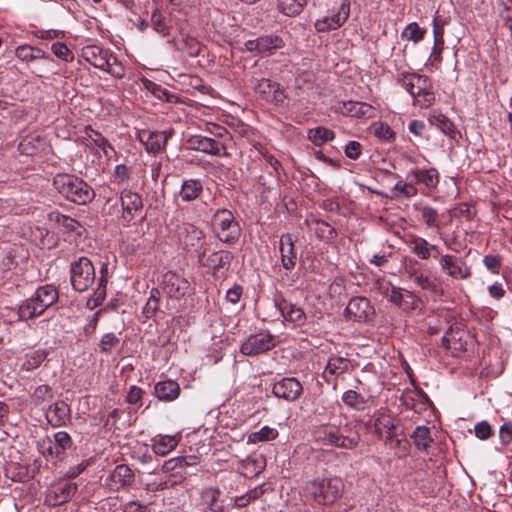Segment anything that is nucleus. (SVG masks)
Listing matches in <instances>:
<instances>
[{
  "label": "nucleus",
  "mask_w": 512,
  "mask_h": 512,
  "mask_svg": "<svg viewBox=\"0 0 512 512\" xmlns=\"http://www.w3.org/2000/svg\"><path fill=\"white\" fill-rule=\"evenodd\" d=\"M408 245L413 254H415L421 260H428L432 257V250L435 248L432 247L425 238L411 235L408 240Z\"/></svg>",
  "instance_id": "cd10ccee"
},
{
  "label": "nucleus",
  "mask_w": 512,
  "mask_h": 512,
  "mask_svg": "<svg viewBox=\"0 0 512 512\" xmlns=\"http://www.w3.org/2000/svg\"><path fill=\"white\" fill-rule=\"evenodd\" d=\"M406 181H398L392 188L391 198H398L400 196L411 198L418 194V189L414 186L412 179L408 177V173L405 177Z\"/></svg>",
  "instance_id": "473e14b6"
},
{
  "label": "nucleus",
  "mask_w": 512,
  "mask_h": 512,
  "mask_svg": "<svg viewBox=\"0 0 512 512\" xmlns=\"http://www.w3.org/2000/svg\"><path fill=\"white\" fill-rule=\"evenodd\" d=\"M221 491L218 488L208 487L202 490L200 494V507L203 512H224V506L219 498Z\"/></svg>",
  "instance_id": "393cba45"
},
{
  "label": "nucleus",
  "mask_w": 512,
  "mask_h": 512,
  "mask_svg": "<svg viewBox=\"0 0 512 512\" xmlns=\"http://www.w3.org/2000/svg\"><path fill=\"white\" fill-rule=\"evenodd\" d=\"M374 135L380 140L392 141L395 138V132L391 127L383 122L374 123L372 126Z\"/></svg>",
  "instance_id": "864d4df0"
},
{
  "label": "nucleus",
  "mask_w": 512,
  "mask_h": 512,
  "mask_svg": "<svg viewBox=\"0 0 512 512\" xmlns=\"http://www.w3.org/2000/svg\"><path fill=\"white\" fill-rule=\"evenodd\" d=\"M319 439L326 445H332L344 449H354L360 442V434L357 431H347L333 426H326L320 432Z\"/></svg>",
  "instance_id": "423d86ee"
},
{
  "label": "nucleus",
  "mask_w": 512,
  "mask_h": 512,
  "mask_svg": "<svg viewBox=\"0 0 512 512\" xmlns=\"http://www.w3.org/2000/svg\"><path fill=\"white\" fill-rule=\"evenodd\" d=\"M252 86L255 92L262 95L265 99H269L275 83H272L269 79L266 78L252 79Z\"/></svg>",
  "instance_id": "5fc2aeb1"
},
{
  "label": "nucleus",
  "mask_w": 512,
  "mask_h": 512,
  "mask_svg": "<svg viewBox=\"0 0 512 512\" xmlns=\"http://www.w3.org/2000/svg\"><path fill=\"white\" fill-rule=\"evenodd\" d=\"M150 22L153 30L161 36L166 37L170 34V26L166 23L165 17L158 9L152 12Z\"/></svg>",
  "instance_id": "37998d69"
},
{
  "label": "nucleus",
  "mask_w": 512,
  "mask_h": 512,
  "mask_svg": "<svg viewBox=\"0 0 512 512\" xmlns=\"http://www.w3.org/2000/svg\"><path fill=\"white\" fill-rule=\"evenodd\" d=\"M150 142L147 143L146 150L150 153H158L165 148L168 135L165 131H155L153 134H149Z\"/></svg>",
  "instance_id": "a19ab883"
},
{
  "label": "nucleus",
  "mask_w": 512,
  "mask_h": 512,
  "mask_svg": "<svg viewBox=\"0 0 512 512\" xmlns=\"http://www.w3.org/2000/svg\"><path fill=\"white\" fill-rule=\"evenodd\" d=\"M268 100L278 106L287 105V95L280 84L275 83Z\"/></svg>",
  "instance_id": "e2e57ef3"
},
{
  "label": "nucleus",
  "mask_w": 512,
  "mask_h": 512,
  "mask_svg": "<svg viewBox=\"0 0 512 512\" xmlns=\"http://www.w3.org/2000/svg\"><path fill=\"white\" fill-rule=\"evenodd\" d=\"M203 191V185L200 180L188 179L182 183L179 196L184 202H191L198 198Z\"/></svg>",
  "instance_id": "c756f323"
},
{
  "label": "nucleus",
  "mask_w": 512,
  "mask_h": 512,
  "mask_svg": "<svg viewBox=\"0 0 512 512\" xmlns=\"http://www.w3.org/2000/svg\"><path fill=\"white\" fill-rule=\"evenodd\" d=\"M429 122L451 139H457V137L460 136V133L453 122L446 115L440 112L433 111L429 116Z\"/></svg>",
  "instance_id": "a878e982"
},
{
  "label": "nucleus",
  "mask_w": 512,
  "mask_h": 512,
  "mask_svg": "<svg viewBox=\"0 0 512 512\" xmlns=\"http://www.w3.org/2000/svg\"><path fill=\"white\" fill-rule=\"evenodd\" d=\"M106 284L98 283L97 288L94 290L93 294L90 298H88L86 306L87 308L93 310L96 307L100 306L106 298Z\"/></svg>",
  "instance_id": "3c124183"
},
{
  "label": "nucleus",
  "mask_w": 512,
  "mask_h": 512,
  "mask_svg": "<svg viewBox=\"0 0 512 512\" xmlns=\"http://www.w3.org/2000/svg\"><path fill=\"white\" fill-rule=\"evenodd\" d=\"M106 284L98 283L97 288L94 290L93 294L90 298H88L86 306L87 308L93 310L96 307L100 306L106 298Z\"/></svg>",
  "instance_id": "603ef678"
},
{
  "label": "nucleus",
  "mask_w": 512,
  "mask_h": 512,
  "mask_svg": "<svg viewBox=\"0 0 512 512\" xmlns=\"http://www.w3.org/2000/svg\"><path fill=\"white\" fill-rule=\"evenodd\" d=\"M342 401L345 405L355 410H364L368 399L354 390H348L343 393Z\"/></svg>",
  "instance_id": "4c0bfd02"
},
{
  "label": "nucleus",
  "mask_w": 512,
  "mask_h": 512,
  "mask_svg": "<svg viewBox=\"0 0 512 512\" xmlns=\"http://www.w3.org/2000/svg\"><path fill=\"white\" fill-rule=\"evenodd\" d=\"M178 445V439L176 436H160L159 439L154 441L153 451L155 454L165 456L171 452Z\"/></svg>",
  "instance_id": "c9c22d12"
},
{
  "label": "nucleus",
  "mask_w": 512,
  "mask_h": 512,
  "mask_svg": "<svg viewBox=\"0 0 512 512\" xmlns=\"http://www.w3.org/2000/svg\"><path fill=\"white\" fill-rule=\"evenodd\" d=\"M408 177L412 179L415 187L419 185L428 191L436 189L440 181V175L436 168L412 169L408 171Z\"/></svg>",
  "instance_id": "6ab92c4d"
},
{
  "label": "nucleus",
  "mask_w": 512,
  "mask_h": 512,
  "mask_svg": "<svg viewBox=\"0 0 512 512\" xmlns=\"http://www.w3.org/2000/svg\"><path fill=\"white\" fill-rule=\"evenodd\" d=\"M37 448L39 453H41L46 459L53 458L54 455H56L55 445L50 438L38 442Z\"/></svg>",
  "instance_id": "69168bd1"
},
{
  "label": "nucleus",
  "mask_w": 512,
  "mask_h": 512,
  "mask_svg": "<svg viewBox=\"0 0 512 512\" xmlns=\"http://www.w3.org/2000/svg\"><path fill=\"white\" fill-rule=\"evenodd\" d=\"M189 465L186 457H176L166 460L162 465V470L165 473L173 472L178 469H183Z\"/></svg>",
  "instance_id": "052dcab7"
},
{
  "label": "nucleus",
  "mask_w": 512,
  "mask_h": 512,
  "mask_svg": "<svg viewBox=\"0 0 512 512\" xmlns=\"http://www.w3.org/2000/svg\"><path fill=\"white\" fill-rule=\"evenodd\" d=\"M272 392L275 397L292 402L300 397L303 387L296 378L284 377L273 385Z\"/></svg>",
  "instance_id": "f8f14e48"
},
{
  "label": "nucleus",
  "mask_w": 512,
  "mask_h": 512,
  "mask_svg": "<svg viewBox=\"0 0 512 512\" xmlns=\"http://www.w3.org/2000/svg\"><path fill=\"white\" fill-rule=\"evenodd\" d=\"M441 270L449 277L455 280H465L471 277L470 266L462 257L451 254L441 255L439 258Z\"/></svg>",
  "instance_id": "1a4fd4ad"
},
{
  "label": "nucleus",
  "mask_w": 512,
  "mask_h": 512,
  "mask_svg": "<svg viewBox=\"0 0 512 512\" xmlns=\"http://www.w3.org/2000/svg\"><path fill=\"white\" fill-rule=\"evenodd\" d=\"M120 340L114 333H106L102 336L99 348L101 352L109 353L119 344Z\"/></svg>",
  "instance_id": "680f3d73"
},
{
  "label": "nucleus",
  "mask_w": 512,
  "mask_h": 512,
  "mask_svg": "<svg viewBox=\"0 0 512 512\" xmlns=\"http://www.w3.org/2000/svg\"><path fill=\"white\" fill-rule=\"evenodd\" d=\"M412 438H413L415 446L419 450H426L432 442V438L430 436V430H429V428H427L425 426L416 427V429L414 430V432L412 434Z\"/></svg>",
  "instance_id": "ea45409f"
},
{
  "label": "nucleus",
  "mask_w": 512,
  "mask_h": 512,
  "mask_svg": "<svg viewBox=\"0 0 512 512\" xmlns=\"http://www.w3.org/2000/svg\"><path fill=\"white\" fill-rule=\"evenodd\" d=\"M275 339L269 332L250 335L240 347V351L246 356H255L265 353L275 347Z\"/></svg>",
  "instance_id": "9d476101"
},
{
  "label": "nucleus",
  "mask_w": 512,
  "mask_h": 512,
  "mask_svg": "<svg viewBox=\"0 0 512 512\" xmlns=\"http://www.w3.org/2000/svg\"><path fill=\"white\" fill-rule=\"evenodd\" d=\"M35 210L39 212L38 217L47 219L50 221V224L54 225V227L56 225H60L67 231L74 232L77 235L82 234V226L76 219L52 209H41L37 207Z\"/></svg>",
  "instance_id": "4468645a"
},
{
  "label": "nucleus",
  "mask_w": 512,
  "mask_h": 512,
  "mask_svg": "<svg viewBox=\"0 0 512 512\" xmlns=\"http://www.w3.org/2000/svg\"><path fill=\"white\" fill-rule=\"evenodd\" d=\"M53 54L65 62H71L74 59L72 51L63 42H55L51 46Z\"/></svg>",
  "instance_id": "4d7b16f0"
},
{
  "label": "nucleus",
  "mask_w": 512,
  "mask_h": 512,
  "mask_svg": "<svg viewBox=\"0 0 512 512\" xmlns=\"http://www.w3.org/2000/svg\"><path fill=\"white\" fill-rule=\"evenodd\" d=\"M317 237L327 243L333 242L337 237V231L325 221H317L315 230Z\"/></svg>",
  "instance_id": "a18cd8bd"
},
{
  "label": "nucleus",
  "mask_w": 512,
  "mask_h": 512,
  "mask_svg": "<svg viewBox=\"0 0 512 512\" xmlns=\"http://www.w3.org/2000/svg\"><path fill=\"white\" fill-rule=\"evenodd\" d=\"M424 87H422V92L413 100V104L415 106H418L420 108H428L430 107L434 101H435V95L432 91V84L431 81L429 84H422Z\"/></svg>",
  "instance_id": "79ce46f5"
},
{
  "label": "nucleus",
  "mask_w": 512,
  "mask_h": 512,
  "mask_svg": "<svg viewBox=\"0 0 512 512\" xmlns=\"http://www.w3.org/2000/svg\"><path fill=\"white\" fill-rule=\"evenodd\" d=\"M120 201L123 210L121 219L124 223H130L143 208L142 198L135 192L123 190Z\"/></svg>",
  "instance_id": "2eb2a0df"
},
{
  "label": "nucleus",
  "mask_w": 512,
  "mask_h": 512,
  "mask_svg": "<svg viewBox=\"0 0 512 512\" xmlns=\"http://www.w3.org/2000/svg\"><path fill=\"white\" fill-rule=\"evenodd\" d=\"M47 422L53 427L66 425L70 421V408L63 402H56L45 412Z\"/></svg>",
  "instance_id": "b1692460"
},
{
  "label": "nucleus",
  "mask_w": 512,
  "mask_h": 512,
  "mask_svg": "<svg viewBox=\"0 0 512 512\" xmlns=\"http://www.w3.org/2000/svg\"><path fill=\"white\" fill-rule=\"evenodd\" d=\"M156 397L161 401H173L180 394V386L173 380L158 382L154 387Z\"/></svg>",
  "instance_id": "bb28decb"
},
{
  "label": "nucleus",
  "mask_w": 512,
  "mask_h": 512,
  "mask_svg": "<svg viewBox=\"0 0 512 512\" xmlns=\"http://www.w3.org/2000/svg\"><path fill=\"white\" fill-rule=\"evenodd\" d=\"M425 75H420L412 72H401L397 76V82L409 93L413 94L414 88L417 85L418 78H424Z\"/></svg>",
  "instance_id": "49530a36"
},
{
  "label": "nucleus",
  "mask_w": 512,
  "mask_h": 512,
  "mask_svg": "<svg viewBox=\"0 0 512 512\" xmlns=\"http://www.w3.org/2000/svg\"><path fill=\"white\" fill-rule=\"evenodd\" d=\"M395 425L392 418L389 415L381 413L375 420V430L377 433L382 434L383 431H387L388 439H392L394 436Z\"/></svg>",
  "instance_id": "c03bdc74"
},
{
  "label": "nucleus",
  "mask_w": 512,
  "mask_h": 512,
  "mask_svg": "<svg viewBox=\"0 0 512 512\" xmlns=\"http://www.w3.org/2000/svg\"><path fill=\"white\" fill-rule=\"evenodd\" d=\"M178 49L186 52L190 57H197L202 50V45L197 39L186 36L182 39Z\"/></svg>",
  "instance_id": "de8ad7c7"
},
{
  "label": "nucleus",
  "mask_w": 512,
  "mask_h": 512,
  "mask_svg": "<svg viewBox=\"0 0 512 512\" xmlns=\"http://www.w3.org/2000/svg\"><path fill=\"white\" fill-rule=\"evenodd\" d=\"M284 47V41L278 35H263L244 43V49L248 52L271 55L276 50Z\"/></svg>",
  "instance_id": "9b49d317"
},
{
  "label": "nucleus",
  "mask_w": 512,
  "mask_h": 512,
  "mask_svg": "<svg viewBox=\"0 0 512 512\" xmlns=\"http://www.w3.org/2000/svg\"><path fill=\"white\" fill-rule=\"evenodd\" d=\"M421 218L427 227H438V211L430 206H422L419 208Z\"/></svg>",
  "instance_id": "6e6d98bb"
},
{
  "label": "nucleus",
  "mask_w": 512,
  "mask_h": 512,
  "mask_svg": "<svg viewBox=\"0 0 512 512\" xmlns=\"http://www.w3.org/2000/svg\"><path fill=\"white\" fill-rule=\"evenodd\" d=\"M160 303V292L158 289L153 288L150 292V296L143 307V314L146 318H151L159 308Z\"/></svg>",
  "instance_id": "09e8293b"
},
{
  "label": "nucleus",
  "mask_w": 512,
  "mask_h": 512,
  "mask_svg": "<svg viewBox=\"0 0 512 512\" xmlns=\"http://www.w3.org/2000/svg\"><path fill=\"white\" fill-rule=\"evenodd\" d=\"M53 186L66 200L86 205L95 198L93 188L82 179L69 174H57Z\"/></svg>",
  "instance_id": "f257e3e1"
},
{
  "label": "nucleus",
  "mask_w": 512,
  "mask_h": 512,
  "mask_svg": "<svg viewBox=\"0 0 512 512\" xmlns=\"http://www.w3.org/2000/svg\"><path fill=\"white\" fill-rule=\"evenodd\" d=\"M403 295H404V298H403V303H402L401 309L404 312H410V311H413L416 309H420L421 299L417 295H415L413 292L408 291V290H406L405 294H403Z\"/></svg>",
  "instance_id": "13d9d810"
},
{
  "label": "nucleus",
  "mask_w": 512,
  "mask_h": 512,
  "mask_svg": "<svg viewBox=\"0 0 512 512\" xmlns=\"http://www.w3.org/2000/svg\"><path fill=\"white\" fill-rule=\"evenodd\" d=\"M345 313L350 319L354 321L362 322L367 321L368 318L374 314V308L370 304L369 299L362 296L353 297L346 309Z\"/></svg>",
  "instance_id": "dca6fc26"
},
{
  "label": "nucleus",
  "mask_w": 512,
  "mask_h": 512,
  "mask_svg": "<svg viewBox=\"0 0 512 512\" xmlns=\"http://www.w3.org/2000/svg\"><path fill=\"white\" fill-rule=\"evenodd\" d=\"M276 306L283 318L294 326H303L306 322V314L303 309L286 299L282 298L276 302Z\"/></svg>",
  "instance_id": "5701e85b"
},
{
  "label": "nucleus",
  "mask_w": 512,
  "mask_h": 512,
  "mask_svg": "<svg viewBox=\"0 0 512 512\" xmlns=\"http://www.w3.org/2000/svg\"><path fill=\"white\" fill-rule=\"evenodd\" d=\"M165 292L171 298L180 299L185 296L189 289V282L174 272H167L163 275Z\"/></svg>",
  "instance_id": "412c9836"
},
{
  "label": "nucleus",
  "mask_w": 512,
  "mask_h": 512,
  "mask_svg": "<svg viewBox=\"0 0 512 512\" xmlns=\"http://www.w3.org/2000/svg\"><path fill=\"white\" fill-rule=\"evenodd\" d=\"M279 436L276 428L270 426H263L260 430L252 432L248 435V444H258L275 440Z\"/></svg>",
  "instance_id": "72a5a7b5"
},
{
  "label": "nucleus",
  "mask_w": 512,
  "mask_h": 512,
  "mask_svg": "<svg viewBox=\"0 0 512 512\" xmlns=\"http://www.w3.org/2000/svg\"><path fill=\"white\" fill-rule=\"evenodd\" d=\"M77 492V484L72 482L62 483L56 487L55 494L59 503H64Z\"/></svg>",
  "instance_id": "8fccbe9b"
},
{
  "label": "nucleus",
  "mask_w": 512,
  "mask_h": 512,
  "mask_svg": "<svg viewBox=\"0 0 512 512\" xmlns=\"http://www.w3.org/2000/svg\"><path fill=\"white\" fill-rule=\"evenodd\" d=\"M206 131L213 136L212 138L221 141H225L230 137L229 132L227 131L226 128L214 123L208 124Z\"/></svg>",
  "instance_id": "338daca9"
},
{
  "label": "nucleus",
  "mask_w": 512,
  "mask_h": 512,
  "mask_svg": "<svg viewBox=\"0 0 512 512\" xmlns=\"http://www.w3.org/2000/svg\"><path fill=\"white\" fill-rule=\"evenodd\" d=\"M307 0H278L279 10L287 16H295L302 12Z\"/></svg>",
  "instance_id": "e433bc0d"
},
{
  "label": "nucleus",
  "mask_w": 512,
  "mask_h": 512,
  "mask_svg": "<svg viewBox=\"0 0 512 512\" xmlns=\"http://www.w3.org/2000/svg\"><path fill=\"white\" fill-rule=\"evenodd\" d=\"M338 112L345 116L359 119H370L375 117L376 109L365 102L347 101L339 103Z\"/></svg>",
  "instance_id": "a211bd4d"
},
{
  "label": "nucleus",
  "mask_w": 512,
  "mask_h": 512,
  "mask_svg": "<svg viewBox=\"0 0 512 512\" xmlns=\"http://www.w3.org/2000/svg\"><path fill=\"white\" fill-rule=\"evenodd\" d=\"M110 480L117 488L124 487L134 481V473L129 466L120 464L114 468Z\"/></svg>",
  "instance_id": "c85d7f7f"
},
{
  "label": "nucleus",
  "mask_w": 512,
  "mask_h": 512,
  "mask_svg": "<svg viewBox=\"0 0 512 512\" xmlns=\"http://www.w3.org/2000/svg\"><path fill=\"white\" fill-rule=\"evenodd\" d=\"M279 252L282 267L287 271L293 270L297 263V252L291 234L286 233L281 235Z\"/></svg>",
  "instance_id": "aec40b11"
},
{
  "label": "nucleus",
  "mask_w": 512,
  "mask_h": 512,
  "mask_svg": "<svg viewBox=\"0 0 512 512\" xmlns=\"http://www.w3.org/2000/svg\"><path fill=\"white\" fill-rule=\"evenodd\" d=\"M187 144L189 149L202 152L204 154L216 157H228L225 141H221L209 136L192 135Z\"/></svg>",
  "instance_id": "6e6552de"
},
{
  "label": "nucleus",
  "mask_w": 512,
  "mask_h": 512,
  "mask_svg": "<svg viewBox=\"0 0 512 512\" xmlns=\"http://www.w3.org/2000/svg\"><path fill=\"white\" fill-rule=\"evenodd\" d=\"M54 439H55L54 445H55L56 456L63 453L64 450L67 449L68 447H70V445H71V438H70L69 434L64 431L57 432L54 435Z\"/></svg>",
  "instance_id": "bf43d9fd"
},
{
  "label": "nucleus",
  "mask_w": 512,
  "mask_h": 512,
  "mask_svg": "<svg viewBox=\"0 0 512 512\" xmlns=\"http://www.w3.org/2000/svg\"><path fill=\"white\" fill-rule=\"evenodd\" d=\"M426 34V29L418 25L417 22L409 23L401 33L402 39L412 41L415 44L421 42Z\"/></svg>",
  "instance_id": "58836bf2"
},
{
  "label": "nucleus",
  "mask_w": 512,
  "mask_h": 512,
  "mask_svg": "<svg viewBox=\"0 0 512 512\" xmlns=\"http://www.w3.org/2000/svg\"><path fill=\"white\" fill-rule=\"evenodd\" d=\"M499 437L502 445L504 446L512 443V422H505L500 427Z\"/></svg>",
  "instance_id": "774afa93"
},
{
  "label": "nucleus",
  "mask_w": 512,
  "mask_h": 512,
  "mask_svg": "<svg viewBox=\"0 0 512 512\" xmlns=\"http://www.w3.org/2000/svg\"><path fill=\"white\" fill-rule=\"evenodd\" d=\"M335 138V133L326 127H316L308 131V139L316 146L332 141Z\"/></svg>",
  "instance_id": "f704fd0d"
},
{
  "label": "nucleus",
  "mask_w": 512,
  "mask_h": 512,
  "mask_svg": "<svg viewBox=\"0 0 512 512\" xmlns=\"http://www.w3.org/2000/svg\"><path fill=\"white\" fill-rule=\"evenodd\" d=\"M36 213V218L34 219L36 222L35 229L38 232V235L34 234V238H38V242L36 243L41 249H50L55 245V238L52 233L54 229V225L50 224V221L43 217H38V211L34 209V214Z\"/></svg>",
  "instance_id": "4be33fe9"
},
{
  "label": "nucleus",
  "mask_w": 512,
  "mask_h": 512,
  "mask_svg": "<svg viewBox=\"0 0 512 512\" xmlns=\"http://www.w3.org/2000/svg\"><path fill=\"white\" fill-rule=\"evenodd\" d=\"M344 483L339 477L318 478L306 483L304 491L320 505H331L340 499L344 492Z\"/></svg>",
  "instance_id": "f03ea898"
},
{
  "label": "nucleus",
  "mask_w": 512,
  "mask_h": 512,
  "mask_svg": "<svg viewBox=\"0 0 512 512\" xmlns=\"http://www.w3.org/2000/svg\"><path fill=\"white\" fill-rule=\"evenodd\" d=\"M413 282L416 285H418L419 287H421L422 289L430 290V291L437 290V284L433 280H431L429 276H427L423 273L415 274V277L413 278Z\"/></svg>",
  "instance_id": "0e129e2a"
},
{
  "label": "nucleus",
  "mask_w": 512,
  "mask_h": 512,
  "mask_svg": "<svg viewBox=\"0 0 512 512\" xmlns=\"http://www.w3.org/2000/svg\"><path fill=\"white\" fill-rule=\"evenodd\" d=\"M350 366L351 362L349 359L341 356L332 355L328 360V363L324 370V374L339 376L344 372L348 371Z\"/></svg>",
  "instance_id": "2f4dec72"
},
{
  "label": "nucleus",
  "mask_w": 512,
  "mask_h": 512,
  "mask_svg": "<svg viewBox=\"0 0 512 512\" xmlns=\"http://www.w3.org/2000/svg\"><path fill=\"white\" fill-rule=\"evenodd\" d=\"M177 235L184 248L195 252L201 261L206 252L204 232L191 223H182L178 226Z\"/></svg>",
  "instance_id": "0eeeda50"
},
{
  "label": "nucleus",
  "mask_w": 512,
  "mask_h": 512,
  "mask_svg": "<svg viewBox=\"0 0 512 512\" xmlns=\"http://www.w3.org/2000/svg\"><path fill=\"white\" fill-rule=\"evenodd\" d=\"M58 299V291L52 285H43L34 293V317L42 314Z\"/></svg>",
  "instance_id": "f3484780"
},
{
  "label": "nucleus",
  "mask_w": 512,
  "mask_h": 512,
  "mask_svg": "<svg viewBox=\"0 0 512 512\" xmlns=\"http://www.w3.org/2000/svg\"><path fill=\"white\" fill-rule=\"evenodd\" d=\"M213 225L219 240L226 244L235 243L240 237V227L234 215L227 209H218L213 216Z\"/></svg>",
  "instance_id": "39448f33"
},
{
  "label": "nucleus",
  "mask_w": 512,
  "mask_h": 512,
  "mask_svg": "<svg viewBox=\"0 0 512 512\" xmlns=\"http://www.w3.org/2000/svg\"><path fill=\"white\" fill-rule=\"evenodd\" d=\"M82 57L95 68L109 73L115 78L124 76V68L117 57L108 49L97 45H87L81 50Z\"/></svg>",
  "instance_id": "7ed1b4c3"
},
{
  "label": "nucleus",
  "mask_w": 512,
  "mask_h": 512,
  "mask_svg": "<svg viewBox=\"0 0 512 512\" xmlns=\"http://www.w3.org/2000/svg\"><path fill=\"white\" fill-rule=\"evenodd\" d=\"M233 255L229 251H216L211 253L205 262V266L213 270H219L230 266Z\"/></svg>",
  "instance_id": "7c9ffc66"
},
{
  "label": "nucleus",
  "mask_w": 512,
  "mask_h": 512,
  "mask_svg": "<svg viewBox=\"0 0 512 512\" xmlns=\"http://www.w3.org/2000/svg\"><path fill=\"white\" fill-rule=\"evenodd\" d=\"M69 272L73 289L80 293L87 291L96 280L95 266L86 256L73 260Z\"/></svg>",
  "instance_id": "20e7f679"
},
{
  "label": "nucleus",
  "mask_w": 512,
  "mask_h": 512,
  "mask_svg": "<svg viewBox=\"0 0 512 512\" xmlns=\"http://www.w3.org/2000/svg\"><path fill=\"white\" fill-rule=\"evenodd\" d=\"M350 13L349 4L341 2L336 12L330 16H324L316 20L314 26L318 32H328L342 26L348 19Z\"/></svg>",
  "instance_id": "ddd939ff"
}]
</instances>
